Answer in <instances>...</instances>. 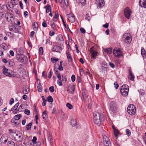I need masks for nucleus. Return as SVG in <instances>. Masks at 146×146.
Returning <instances> with one entry per match:
<instances>
[{
    "instance_id": "57",
    "label": "nucleus",
    "mask_w": 146,
    "mask_h": 146,
    "mask_svg": "<svg viewBox=\"0 0 146 146\" xmlns=\"http://www.w3.org/2000/svg\"><path fill=\"white\" fill-rule=\"evenodd\" d=\"M62 81H63V82H65L66 81V78L65 76H62Z\"/></svg>"
},
{
    "instance_id": "4",
    "label": "nucleus",
    "mask_w": 146,
    "mask_h": 146,
    "mask_svg": "<svg viewBox=\"0 0 146 146\" xmlns=\"http://www.w3.org/2000/svg\"><path fill=\"white\" fill-rule=\"evenodd\" d=\"M127 111L131 115H135L136 111L135 107L133 104H130L127 108Z\"/></svg>"
},
{
    "instance_id": "15",
    "label": "nucleus",
    "mask_w": 146,
    "mask_h": 146,
    "mask_svg": "<svg viewBox=\"0 0 146 146\" xmlns=\"http://www.w3.org/2000/svg\"><path fill=\"white\" fill-rule=\"evenodd\" d=\"M139 4L142 7L146 8V0H140L139 1Z\"/></svg>"
},
{
    "instance_id": "41",
    "label": "nucleus",
    "mask_w": 146,
    "mask_h": 146,
    "mask_svg": "<svg viewBox=\"0 0 146 146\" xmlns=\"http://www.w3.org/2000/svg\"><path fill=\"white\" fill-rule=\"evenodd\" d=\"M47 100L49 102H50L52 103L53 101V100L52 97L51 96H49L47 98Z\"/></svg>"
},
{
    "instance_id": "12",
    "label": "nucleus",
    "mask_w": 146,
    "mask_h": 146,
    "mask_svg": "<svg viewBox=\"0 0 146 146\" xmlns=\"http://www.w3.org/2000/svg\"><path fill=\"white\" fill-rule=\"evenodd\" d=\"M63 48L59 46L55 45L52 48V51L54 52H60Z\"/></svg>"
},
{
    "instance_id": "26",
    "label": "nucleus",
    "mask_w": 146,
    "mask_h": 146,
    "mask_svg": "<svg viewBox=\"0 0 146 146\" xmlns=\"http://www.w3.org/2000/svg\"><path fill=\"white\" fill-rule=\"evenodd\" d=\"M58 17V13L57 11H56L55 12V15L54 16L53 18V20L55 21H57V19Z\"/></svg>"
},
{
    "instance_id": "55",
    "label": "nucleus",
    "mask_w": 146,
    "mask_h": 146,
    "mask_svg": "<svg viewBox=\"0 0 146 146\" xmlns=\"http://www.w3.org/2000/svg\"><path fill=\"white\" fill-rule=\"evenodd\" d=\"M49 90L51 92H53L54 90V87L53 86H51L49 87Z\"/></svg>"
},
{
    "instance_id": "35",
    "label": "nucleus",
    "mask_w": 146,
    "mask_h": 146,
    "mask_svg": "<svg viewBox=\"0 0 146 146\" xmlns=\"http://www.w3.org/2000/svg\"><path fill=\"white\" fill-rule=\"evenodd\" d=\"M63 61L61 60L60 62V65L58 67V70L60 71H62L63 70V68L62 66V64Z\"/></svg>"
},
{
    "instance_id": "44",
    "label": "nucleus",
    "mask_w": 146,
    "mask_h": 146,
    "mask_svg": "<svg viewBox=\"0 0 146 146\" xmlns=\"http://www.w3.org/2000/svg\"><path fill=\"white\" fill-rule=\"evenodd\" d=\"M50 26L51 27L53 28L54 29H56V27L55 26V23L54 22H51L50 23Z\"/></svg>"
},
{
    "instance_id": "59",
    "label": "nucleus",
    "mask_w": 146,
    "mask_h": 146,
    "mask_svg": "<svg viewBox=\"0 0 146 146\" xmlns=\"http://www.w3.org/2000/svg\"><path fill=\"white\" fill-rule=\"evenodd\" d=\"M42 26L44 27H46L47 26L46 22L45 21H44L42 23Z\"/></svg>"
},
{
    "instance_id": "63",
    "label": "nucleus",
    "mask_w": 146,
    "mask_h": 146,
    "mask_svg": "<svg viewBox=\"0 0 146 146\" xmlns=\"http://www.w3.org/2000/svg\"><path fill=\"white\" fill-rule=\"evenodd\" d=\"M29 90L28 91H27V90L26 89H25L24 90H23V94H27L28 93Z\"/></svg>"
},
{
    "instance_id": "20",
    "label": "nucleus",
    "mask_w": 146,
    "mask_h": 146,
    "mask_svg": "<svg viewBox=\"0 0 146 146\" xmlns=\"http://www.w3.org/2000/svg\"><path fill=\"white\" fill-rule=\"evenodd\" d=\"M67 91L70 93H73L74 92V86L73 85L70 87H68Z\"/></svg>"
},
{
    "instance_id": "9",
    "label": "nucleus",
    "mask_w": 146,
    "mask_h": 146,
    "mask_svg": "<svg viewBox=\"0 0 146 146\" xmlns=\"http://www.w3.org/2000/svg\"><path fill=\"white\" fill-rule=\"evenodd\" d=\"M124 11L125 17L127 19H129L131 12V10L128 7H127L124 9Z\"/></svg>"
},
{
    "instance_id": "30",
    "label": "nucleus",
    "mask_w": 146,
    "mask_h": 146,
    "mask_svg": "<svg viewBox=\"0 0 146 146\" xmlns=\"http://www.w3.org/2000/svg\"><path fill=\"white\" fill-rule=\"evenodd\" d=\"M37 140V137L34 136L33 137V138L32 139V141L30 142V143L31 145H33V144H34L35 143H36V141Z\"/></svg>"
},
{
    "instance_id": "19",
    "label": "nucleus",
    "mask_w": 146,
    "mask_h": 146,
    "mask_svg": "<svg viewBox=\"0 0 146 146\" xmlns=\"http://www.w3.org/2000/svg\"><path fill=\"white\" fill-rule=\"evenodd\" d=\"M66 54L68 61L71 62L72 60V58L68 50H67L66 51Z\"/></svg>"
},
{
    "instance_id": "54",
    "label": "nucleus",
    "mask_w": 146,
    "mask_h": 146,
    "mask_svg": "<svg viewBox=\"0 0 146 146\" xmlns=\"http://www.w3.org/2000/svg\"><path fill=\"white\" fill-rule=\"evenodd\" d=\"M9 64L10 66L12 67L15 65V63L13 61H10L9 62Z\"/></svg>"
},
{
    "instance_id": "27",
    "label": "nucleus",
    "mask_w": 146,
    "mask_h": 146,
    "mask_svg": "<svg viewBox=\"0 0 146 146\" xmlns=\"http://www.w3.org/2000/svg\"><path fill=\"white\" fill-rule=\"evenodd\" d=\"M21 117V115L20 114H18L16 115H15L13 119H14L15 120L18 121L19 119Z\"/></svg>"
},
{
    "instance_id": "11",
    "label": "nucleus",
    "mask_w": 146,
    "mask_h": 146,
    "mask_svg": "<svg viewBox=\"0 0 146 146\" xmlns=\"http://www.w3.org/2000/svg\"><path fill=\"white\" fill-rule=\"evenodd\" d=\"M6 19L10 23H12L14 21L13 16L12 14L8 13L6 15Z\"/></svg>"
},
{
    "instance_id": "45",
    "label": "nucleus",
    "mask_w": 146,
    "mask_h": 146,
    "mask_svg": "<svg viewBox=\"0 0 146 146\" xmlns=\"http://www.w3.org/2000/svg\"><path fill=\"white\" fill-rule=\"evenodd\" d=\"M66 106L70 110L72 109L73 108V106L69 103H67Z\"/></svg>"
},
{
    "instance_id": "3",
    "label": "nucleus",
    "mask_w": 146,
    "mask_h": 146,
    "mask_svg": "<svg viewBox=\"0 0 146 146\" xmlns=\"http://www.w3.org/2000/svg\"><path fill=\"white\" fill-rule=\"evenodd\" d=\"M123 38L124 41L128 44L130 43L131 40V36L129 33H125L123 36Z\"/></svg>"
},
{
    "instance_id": "14",
    "label": "nucleus",
    "mask_w": 146,
    "mask_h": 146,
    "mask_svg": "<svg viewBox=\"0 0 146 146\" xmlns=\"http://www.w3.org/2000/svg\"><path fill=\"white\" fill-rule=\"evenodd\" d=\"M19 104V103H17L13 108L11 109V111H13V113L14 114L17 113V108Z\"/></svg>"
},
{
    "instance_id": "46",
    "label": "nucleus",
    "mask_w": 146,
    "mask_h": 146,
    "mask_svg": "<svg viewBox=\"0 0 146 146\" xmlns=\"http://www.w3.org/2000/svg\"><path fill=\"white\" fill-rule=\"evenodd\" d=\"M79 3H81L82 6H84L86 3V0H79Z\"/></svg>"
},
{
    "instance_id": "6",
    "label": "nucleus",
    "mask_w": 146,
    "mask_h": 146,
    "mask_svg": "<svg viewBox=\"0 0 146 146\" xmlns=\"http://www.w3.org/2000/svg\"><path fill=\"white\" fill-rule=\"evenodd\" d=\"M110 110H111L113 113H116L117 107L115 102H111L110 103Z\"/></svg>"
},
{
    "instance_id": "52",
    "label": "nucleus",
    "mask_w": 146,
    "mask_h": 146,
    "mask_svg": "<svg viewBox=\"0 0 146 146\" xmlns=\"http://www.w3.org/2000/svg\"><path fill=\"white\" fill-rule=\"evenodd\" d=\"M39 53L40 55L43 54V48L42 47H40L39 48Z\"/></svg>"
},
{
    "instance_id": "24",
    "label": "nucleus",
    "mask_w": 146,
    "mask_h": 146,
    "mask_svg": "<svg viewBox=\"0 0 146 146\" xmlns=\"http://www.w3.org/2000/svg\"><path fill=\"white\" fill-rule=\"evenodd\" d=\"M121 89L124 90H128L129 91V86L127 84H124L121 86Z\"/></svg>"
},
{
    "instance_id": "39",
    "label": "nucleus",
    "mask_w": 146,
    "mask_h": 146,
    "mask_svg": "<svg viewBox=\"0 0 146 146\" xmlns=\"http://www.w3.org/2000/svg\"><path fill=\"white\" fill-rule=\"evenodd\" d=\"M103 140L104 142L110 141L109 138L106 135H104L103 137Z\"/></svg>"
},
{
    "instance_id": "5",
    "label": "nucleus",
    "mask_w": 146,
    "mask_h": 146,
    "mask_svg": "<svg viewBox=\"0 0 146 146\" xmlns=\"http://www.w3.org/2000/svg\"><path fill=\"white\" fill-rule=\"evenodd\" d=\"M20 27H19L17 25L14 24L9 27V30L13 32L16 33H19V29Z\"/></svg>"
},
{
    "instance_id": "42",
    "label": "nucleus",
    "mask_w": 146,
    "mask_h": 146,
    "mask_svg": "<svg viewBox=\"0 0 146 146\" xmlns=\"http://www.w3.org/2000/svg\"><path fill=\"white\" fill-rule=\"evenodd\" d=\"M58 60V59L56 57H53L51 58V60L52 62L54 63L57 62Z\"/></svg>"
},
{
    "instance_id": "17",
    "label": "nucleus",
    "mask_w": 146,
    "mask_h": 146,
    "mask_svg": "<svg viewBox=\"0 0 146 146\" xmlns=\"http://www.w3.org/2000/svg\"><path fill=\"white\" fill-rule=\"evenodd\" d=\"M44 8L46 9V13H48L49 12H51V7L49 4H47L46 6L44 7Z\"/></svg>"
},
{
    "instance_id": "29",
    "label": "nucleus",
    "mask_w": 146,
    "mask_h": 146,
    "mask_svg": "<svg viewBox=\"0 0 146 146\" xmlns=\"http://www.w3.org/2000/svg\"><path fill=\"white\" fill-rule=\"evenodd\" d=\"M113 129L114 133L115 136V137H117L118 136V135L119 134V133L118 131L115 128H113Z\"/></svg>"
},
{
    "instance_id": "40",
    "label": "nucleus",
    "mask_w": 146,
    "mask_h": 146,
    "mask_svg": "<svg viewBox=\"0 0 146 146\" xmlns=\"http://www.w3.org/2000/svg\"><path fill=\"white\" fill-rule=\"evenodd\" d=\"M1 47L3 49L6 50L7 49V46L6 43H4L2 44Z\"/></svg>"
},
{
    "instance_id": "13",
    "label": "nucleus",
    "mask_w": 146,
    "mask_h": 146,
    "mask_svg": "<svg viewBox=\"0 0 146 146\" xmlns=\"http://www.w3.org/2000/svg\"><path fill=\"white\" fill-rule=\"evenodd\" d=\"M96 3L99 8L102 7L105 4L104 0H96Z\"/></svg>"
},
{
    "instance_id": "1",
    "label": "nucleus",
    "mask_w": 146,
    "mask_h": 146,
    "mask_svg": "<svg viewBox=\"0 0 146 146\" xmlns=\"http://www.w3.org/2000/svg\"><path fill=\"white\" fill-rule=\"evenodd\" d=\"M94 123L97 125L100 124L102 121L104 119V115L99 112L95 111L93 114Z\"/></svg>"
},
{
    "instance_id": "18",
    "label": "nucleus",
    "mask_w": 146,
    "mask_h": 146,
    "mask_svg": "<svg viewBox=\"0 0 146 146\" xmlns=\"http://www.w3.org/2000/svg\"><path fill=\"white\" fill-rule=\"evenodd\" d=\"M129 91L127 90H124L123 89H120V92L121 94L123 96H127L128 94Z\"/></svg>"
},
{
    "instance_id": "56",
    "label": "nucleus",
    "mask_w": 146,
    "mask_h": 146,
    "mask_svg": "<svg viewBox=\"0 0 146 146\" xmlns=\"http://www.w3.org/2000/svg\"><path fill=\"white\" fill-rule=\"evenodd\" d=\"M71 79L72 82H74L75 80V76L73 74L72 75L71 77Z\"/></svg>"
},
{
    "instance_id": "16",
    "label": "nucleus",
    "mask_w": 146,
    "mask_h": 146,
    "mask_svg": "<svg viewBox=\"0 0 146 146\" xmlns=\"http://www.w3.org/2000/svg\"><path fill=\"white\" fill-rule=\"evenodd\" d=\"M68 19L70 22L73 23L75 21V19L74 16L72 14H70L68 15Z\"/></svg>"
},
{
    "instance_id": "37",
    "label": "nucleus",
    "mask_w": 146,
    "mask_h": 146,
    "mask_svg": "<svg viewBox=\"0 0 146 146\" xmlns=\"http://www.w3.org/2000/svg\"><path fill=\"white\" fill-rule=\"evenodd\" d=\"M32 123L31 122L29 123L26 126V129L27 130H31V125Z\"/></svg>"
},
{
    "instance_id": "62",
    "label": "nucleus",
    "mask_w": 146,
    "mask_h": 146,
    "mask_svg": "<svg viewBox=\"0 0 146 146\" xmlns=\"http://www.w3.org/2000/svg\"><path fill=\"white\" fill-rule=\"evenodd\" d=\"M57 83L60 86H62V81L57 80Z\"/></svg>"
},
{
    "instance_id": "36",
    "label": "nucleus",
    "mask_w": 146,
    "mask_h": 146,
    "mask_svg": "<svg viewBox=\"0 0 146 146\" xmlns=\"http://www.w3.org/2000/svg\"><path fill=\"white\" fill-rule=\"evenodd\" d=\"M42 117L43 119H46L48 118V116L45 111H44L43 113Z\"/></svg>"
},
{
    "instance_id": "25",
    "label": "nucleus",
    "mask_w": 146,
    "mask_h": 146,
    "mask_svg": "<svg viewBox=\"0 0 146 146\" xmlns=\"http://www.w3.org/2000/svg\"><path fill=\"white\" fill-rule=\"evenodd\" d=\"M129 78L131 80H133L134 78V75H133L131 72L130 71H129Z\"/></svg>"
},
{
    "instance_id": "32",
    "label": "nucleus",
    "mask_w": 146,
    "mask_h": 146,
    "mask_svg": "<svg viewBox=\"0 0 146 146\" xmlns=\"http://www.w3.org/2000/svg\"><path fill=\"white\" fill-rule=\"evenodd\" d=\"M38 27V24L36 22H34L33 26V28L34 30H36Z\"/></svg>"
},
{
    "instance_id": "64",
    "label": "nucleus",
    "mask_w": 146,
    "mask_h": 146,
    "mask_svg": "<svg viewBox=\"0 0 146 146\" xmlns=\"http://www.w3.org/2000/svg\"><path fill=\"white\" fill-rule=\"evenodd\" d=\"M34 146H40V142H36L34 144H33Z\"/></svg>"
},
{
    "instance_id": "49",
    "label": "nucleus",
    "mask_w": 146,
    "mask_h": 146,
    "mask_svg": "<svg viewBox=\"0 0 146 146\" xmlns=\"http://www.w3.org/2000/svg\"><path fill=\"white\" fill-rule=\"evenodd\" d=\"M126 134L128 136H130L131 135V132L130 130L129 129H127L126 130Z\"/></svg>"
},
{
    "instance_id": "2",
    "label": "nucleus",
    "mask_w": 146,
    "mask_h": 146,
    "mask_svg": "<svg viewBox=\"0 0 146 146\" xmlns=\"http://www.w3.org/2000/svg\"><path fill=\"white\" fill-rule=\"evenodd\" d=\"M3 73L5 75L12 77H15L16 76V73L12 70H9L8 69L4 66L3 70Z\"/></svg>"
},
{
    "instance_id": "50",
    "label": "nucleus",
    "mask_w": 146,
    "mask_h": 146,
    "mask_svg": "<svg viewBox=\"0 0 146 146\" xmlns=\"http://www.w3.org/2000/svg\"><path fill=\"white\" fill-rule=\"evenodd\" d=\"M25 113L28 115H29L30 114V111L29 110L26 109L25 110Z\"/></svg>"
},
{
    "instance_id": "34",
    "label": "nucleus",
    "mask_w": 146,
    "mask_h": 146,
    "mask_svg": "<svg viewBox=\"0 0 146 146\" xmlns=\"http://www.w3.org/2000/svg\"><path fill=\"white\" fill-rule=\"evenodd\" d=\"M7 145L9 146H15V143L13 141H10L7 142Z\"/></svg>"
},
{
    "instance_id": "60",
    "label": "nucleus",
    "mask_w": 146,
    "mask_h": 146,
    "mask_svg": "<svg viewBox=\"0 0 146 146\" xmlns=\"http://www.w3.org/2000/svg\"><path fill=\"white\" fill-rule=\"evenodd\" d=\"M55 34L54 32L53 31H50L49 35L50 36H52L54 35Z\"/></svg>"
},
{
    "instance_id": "51",
    "label": "nucleus",
    "mask_w": 146,
    "mask_h": 146,
    "mask_svg": "<svg viewBox=\"0 0 146 146\" xmlns=\"http://www.w3.org/2000/svg\"><path fill=\"white\" fill-rule=\"evenodd\" d=\"M138 91L140 94H141L142 96L144 95L145 92L143 90L140 89L139 90H138Z\"/></svg>"
},
{
    "instance_id": "61",
    "label": "nucleus",
    "mask_w": 146,
    "mask_h": 146,
    "mask_svg": "<svg viewBox=\"0 0 146 146\" xmlns=\"http://www.w3.org/2000/svg\"><path fill=\"white\" fill-rule=\"evenodd\" d=\"M115 88L116 89H117L119 87V85L117 82H115L114 83Z\"/></svg>"
},
{
    "instance_id": "31",
    "label": "nucleus",
    "mask_w": 146,
    "mask_h": 146,
    "mask_svg": "<svg viewBox=\"0 0 146 146\" xmlns=\"http://www.w3.org/2000/svg\"><path fill=\"white\" fill-rule=\"evenodd\" d=\"M11 121L12 123H14L13 125L15 126L18 125L20 123V121L17 122L16 120L13 119H12Z\"/></svg>"
},
{
    "instance_id": "38",
    "label": "nucleus",
    "mask_w": 146,
    "mask_h": 146,
    "mask_svg": "<svg viewBox=\"0 0 146 146\" xmlns=\"http://www.w3.org/2000/svg\"><path fill=\"white\" fill-rule=\"evenodd\" d=\"M112 50L111 48H109L106 49L105 50V52L108 54H110L111 53Z\"/></svg>"
},
{
    "instance_id": "21",
    "label": "nucleus",
    "mask_w": 146,
    "mask_h": 146,
    "mask_svg": "<svg viewBox=\"0 0 146 146\" xmlns=\"http://www.w3.org/2000/svg\"><path fill=\"white\" fill-rule=\"evenodd\" d=\"M16 135L17 137V141H21L23 139L22 134L21 133L16 134Z\"/></svg>"
},
{
    "instance_id": "10",
    "label": "nucleus",
    "mask_w": 146,
    "mask_h": 146,
    "mask_svg": "<svg viewBox=\"0 0 146 146\" xmlns=\"http://www.w3.org/2000/svg\"><path fill=\"white\" fill-rule=\"evenodd\" d=\"M90 52L91 53V56L93 60L95 59L97 57L98 55V52L92 49V48H90Z\"/></svg>"
},
{
    "instance_id": "58",
    "label": "nucleus",
    "mask_w": 146,
    "mask_h": 146,
    "mask_svg": "<svg viewBox=\"0 0 146 146\" xmlns=\"http://www.w3.org/2000/svg\"><path fill=\"white\" fill-rule=\"evenodd\" d=\"M80 30L81 32L82 33H86V31L85 29L82 27L80 28Z\"/></svg>"
},
{
    "instance_id": "33",
    "label": "nucleus",
    "mask_w": 146,
    "mask_h": 146,
    "mask_svg": "<svg viewBox=\"0 0 146 146\" xmlns=\"http://www.w3.org/2000/svg\"><path fill=\"white\" fill-rule=\"evenodd\" d=\"M71 125L72 126L75 127L77 125L76 121L74 119H72L71 121Z\"/></svg>"
},
{
    "instance_id": "48",
    "label": "nucleus",
    "mask_w": 146,
    "mask_h": 146,
    "mask_svg": "<svg viewBox=\"0 0 146 146\" xmlns=\"http://www.w3.org/2000/svg\"><path fill=\"white\" fill-rule=\"evenodd\" d=\"M23 108L24 107L23 105H21L19 107L18 109H17V112L18 111H22V110Z\"/></svg>"
},
{
    "instance_id": "7",
    "label": "nucleus",
    "mask_w": 146,
    "mask_h": 146,
    "mask_svg": "<svg viewBox=\"0 0 146 146\" xmlns=\"http://www.w3.org/2000/svg\"><path fill=\"white\" fill-rule=\"evenodd\" d=\"M17 58V59L19 60V61L23 63H26L27 60V57L23 55H18Z\"/></svg>"
},
{
    "instance_id": "23",
    "label": "nucleus",
    "mask_w": 146,
    "mask_h": 146,
    "mask_svg": "<svg viewBox=\"0 0 146 146\" xmlns=\"http://www.w3.org/2000/svg\"><path fill=\"white\" fill-rule=\"evenodd\" d=\"M56 40L59 41H63V38L61 35H57L56 38Z\"/></svg>"
},
{
    "instance_id": "8",
    "label": "nucleus",
    "mask_w": 146,
    "mask_h": 146,
    "mask_svg": "<svg viewBox=\"0 0 146 146\" xmlns=\"http://www.w3.org/2000/svg\"><path fill=\"white\" fill-rule=\"evenodd\" d=\"M113 54L115 57L118 58L122 55V52L119 48H115L113 51Z\"/></svg>"
},
{
    "instance_id": "47",
    "label": "nucleus",
    "mask_w": 146,
    "mask_h": 146,
    "mask_svg": "<svg viewBox=\"0 0 146 146\" xmlns=\"http://www.w3.org/2000/svg\"><path fill=\"white\" fill-rule=\"evenodd\" d=\"M85 19L87 20L88 21H90V17L88 13L86 14V15Z\"/></svg>"
},
{
    "instance_id": "43",
    "label": "nucleus",
    "mask_w": 146,
    "mask_h": 146,
    "mask_svg": "<svg viewBox=\"0 0 146 146\" xmlns=\"http://www.w3.org/2000/svg\"><path fill=\"white\" fill-rule=\"evenodd\" d=\"M104 146H111L110 141L104 142Z\"/></svg>"
},
{
    "instance_id": "53",
    "label": "nucleus",
    "mask_w": 146,
    "mask_h": 146,
    "mask_svg": "<svg viewBox=\"0 0 146 146\" xmlns=\"http://www.w3.org/2000/svg\"><path fill=\"white\" fill-rule=\"evenodd\" d=\"M42 75L44 78H46L47 76L46 72L45 71H43L42 73Z\"/></svg>"
},
{
    "instance_id": "22",
    "label": "nucleus",
    "mask_w": 146,
    "mask_h": 146,
    "mask_svg": "<svg viewBox=\"0 0 146 146\" xmlns=\"http://www.w3.org/2000/svg\"><path fill=\"white\" fill-rule=\"evenodd\" d=\"M141 54L143 58H145L146 56V52L144 49L143 47L141 48Z\"/></svg>"
},
{
    "instance_id": "28",
    "label": "nucleus",
    "mask_w": 146,
    "mask_h": 146,
    "mask_svg": "<svg viewBox=\"0 0 146 146\" xmlns=\"http://www.w3.org/2000/svg\"><path fill=\"white\" fill-rule=\"evenodd\" d=\"M37 90L38 92H41L42 90V86L41 84L39 82L38 86L37 87Z\"/></svg>"
}]
</instances>
